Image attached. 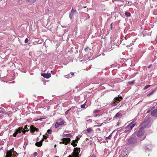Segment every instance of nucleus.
<instances>
[{
  "instance_id": "obj_1",
  "label": "nucleus",
  "mask_w": 157,
  "mask_h": 157,
  "mask_svg": "<svg viewBox=\"0 0 157 157\" xmlns=\"http://www.w3.org/2000/svg\"><path fill=\"white\" fill-rule=\"evenodd\" d=\"M64 137L66 138L62 139V141L60 143H62L66 145L69 143L71 141V139L69 137H72V136L70 134H68L64 135Z\"/></svg>"
},
{
  "instance_id": "obj_2",
  "label": "nucleus",
  "mask_w": 157,
  "mask_h": 157,
  "mask_svg": "<svg viewBox=\"0 0 157 157\" xmlns=\"http://www.w3.org/2000/svg\"><path fill=\"white\" fill-rule=\"evenodd\" d=\"M144 132L143 128H140L139 130L135 134H136L138 137L140 138L142 140H143L146 137V136L144 134Z\"/></svg>"
},
{
  "instance_id": "obj_3",
  "label": "nucleus",
  "mask_w": 157,
  "mask_h": 157,
  "mask_svg": "<svg viewBox=\"0 0 157 157\" xmlns=\"http://www.w3.org/2000/svg\"><path fill=\"white\" fill-rule=\"evenodd\" d=\"M135 125V123L133 122H132L130 123L125 128L124 132H128L130 131L132 129V128Z\"/></svg>"
},
{
  "instance_id": "obj_4",
  "label": "nucleus",
  "mask_w": 157,
  "mask_h": 157,
  "mask_svg": "<svg viewBox=\"0 0 157 157\" xmlns=\"http://www.w3.org/2000/svg\"><path fill=\"white\" fill-rule=\"evenodd\" d=\"M15 153L16 154H17V153L14 151V148H13L10 150L7 151L6 157H11L13 155L15 156H16L14 155Z\"/></svg>"
},
{
  "instance_id": "obj_5",
  "label": "nucleus",
  "mask_w": 157,
  "mask_h": 157,
  "mask_svg": "<svg viewBox=\"0 0 157 157\" xmlns=\"http://www.w3.org/2000/svg\"><path fill=\"white\" fill-rule=\"evenodd\" d=\"M80 151V150L79 148L77 147L74 148V152L72 155L73 157H79L78 155Z\"/></svg>"
},
{
  "instance_id": "obj_6",
  "label": "nucleus",
  "mask_w": 157,
  "mask_h": 157,
  "mask_svg": "<svg viewBox=\"0 0 157 157\" xmlns=\"http://www.w3.org/2000/svg\"><path fill=\"white\" fill-rule=\"evenodd\" d=\"M90 49L88 47H87L86 48H85L83 51V53L84 55V56H91V53H90Z\"/></svg>"
},
{
  "instance_id": "obj_7",
  "label": "nucleus",
  "mask_w": 157,
  "mask_h": 157,
  "mask_svg": "<svg viewBox=\"0 0 157 157\" xmlns=\"http://www.w3.org/2000/svg\"><path fill=\"white\" fill-rule=\"evenodd\" d=\"M129 143L134 144L136 142V140L135 138H131L128 139Z\"/></svg>"
},
{
  "instance_id": "obj_8",
  "label": "nucleus",
  "mask_w": 157,
  "mask_h": 157,
  "mask_svg": "<svg viewBox=\"0 0 157 157\" xmlns=\"http://www.w3.org/2000/svg\"><path fill=\"white\" fill-rule=\"evenodd\" d=\"M120 101V98H115L113 100V102L112 104V106H115L117 105L116 103H118V101Z\"/></svg>"
},
{
  "instance_id": "obj_9",
  "label": "nucleus",
  "mask_w": 157,
  "mask_h": 157,
  "mask_svg": "<svg viewBox=\"0 0 157 157\" xmlns=\"http://www.w3.org/2000/svg\"><path fill=\"white\" fill-rule=\"evenodd\" d=\"M143 125L144 127H147L150 126V124L149 120L145 121L143 123Z\"/></svg>"
},
{
  "instance_id": "obj_10",
  "label": "nucleus",
  "mask_w": 157,
  "mask_h": 157,
  "mask_svg": "<svg viewBox=\"0 0 157 157\" xmlns=\"http://www.w3.org/2000/svg\"><path fill=\"white\" fill-rule=\"evenodd\" d=\"M76 10H71V14L69 15L70 18L72 19L73 18V17L76 15Z\"/></svg>"
},
{
  "instance_id": "obj_11",
  "label": "nucleus",
  "mask_w": 157,
  "mask_h": 157,
  "mask_svg": "<svg viewBox=\"0 0 157 157\" xmlns=\"http://www.w3.org/2000/svg\"><path fill=\"white\" fill-rule=\"evenodd\" d=\"M30 131L32 132H33L35 131H38L39 130V129L35 127L33 125H31L30 127Z\"/></svg>"
},
{
  "instance_id": "obj_12",
  "label": "nucleus",
  "mask_w": 157,
  "mask_h": 157,
  "mask_svg": "<svg viewBox=\"0 0 157 157\" xmlns=\"http://www.w3.org/2000/svg\"><path fill=\"white\" fill-rule=\"evenodd\" d=\"M22 129V128H19L17 129L16 132L13 134V136L15 137L17 135L18 133H20L21 132V130Z\"/></svg>"
},
{
  "instance_id": "obj_13",
  "label": "nucleus",
  "mask_w": 157,
  "mask_h": 157,
  "mask_svg": "<svg viewBox=\"0 0 157 157\" xmlns=\"http://www.w3.org/2000/svg\"><path fill=\"white\" fill-rule=\"evenodd\" d=\"M42 75L44 77L46 78H48L51 76V74L50 73H44L42 74Z\"/></svg>"
},
{
  "instance_id": "obj_14",
  "label": "nucleus",
  "mask_w": 157,
  "mask_h": 157,
  "mask_svg": "<svg viewBox=\"0 0 157 157\" xmlns=\"http://www.w3.org/2000/svg\"><path fill=\"white\" fill-rule=\"evenodd\" d=\"M63 124H64V122H63V121H62L59 123L57 122L55 124V127L56 128H57L59 127V125H61Z\"/></svg>"
},
{
  "instance_id": "obj_15",
  "label": "nucleus",
  "mask_w": 157,
  "mask_h": 157,
  "mask_svg": "<svg viewBox=\"0 0 157 157\" xmlns=\"http://www.w3.org/2000/svg\"><path fill=\"white\" fill-rule=\"evenodd\" d=\"M151 114L153 116L157 117V109L152 111L151 112Z\"/></svg>"
},
{
  "instance_id": "obj_16",
  "label": "nucleus",
  "mask_w": 157,
  "mask_h": 157,
  "mask_svg": "<svg viewBox=\"0 0 157 157\" xmlns=\"http://www.w3.org/2000/svg\"><path fill=\"white\" fill-rule=\"evenodd\" d=\"M77 141L76 140H73L71 144L73 145L74 147L76 146L77 145Z\"/></svg>"
},
{
  "instance_id": "obj_17",
  "label": "nucleus",
  "mask_w": 157,
  "mask_h": 157,
  "mask_svg": "<svg viewBox=\"0 0 157 157\" xmlns=\"http://www.w3.org/2000/svg\"><path fill=\"white\" fill-rule=\"evenodd\" d=\"M36 146L40 147L42 146V142L40 141L38 142H36L35 144Z\"/></svg>"
},
{
  "instance_id": "obj_18",
  "label": "nucleus",
  "mask_w": 157,
  "mask_h": 157,
  "mask_svg": "<svg viewBox=\"0 0 157 157\" xmlns=\"http://www.w3.org/2000/svg\"><path fill=\"white\" fill-rule=\"evenodd\" d=\"M26 1L30 3V4H32L34 3L36 1V0H26Z\"/></svg>"
},
{
  "instance_id": "obj_19",
  "label": "nucleus",
  "mask_w": 157,
  "mask_h": 157,
  "mask_svg": "<svg viewBox=\"0 0 157 157\" xmlns=\"http://www.w3.org/2000/svg\"><path fill=\"white\" fill-rule=\"evenodd\" d=\"M124 14L127 17H129L131 15L130 13L128 12H125Z\"/></svg>"
},
{
  "instance_id": "obj_20",
  "label": "nucleus",
  "mask_w": 157,
  "mask_h": 157,
  "mask_svg": "<svg viewBox=\"0 0 157 157\" xmlns=\"http://www.w3.org/2000/svg\"><path fill=\"white\" fill-rule=\"evenodd\" d=\"M155 89H154L149 94L147 95V96H150L151 95H152L154 93V92L155 91Z\"/></svg>"
},
{
  "instance_id": "obj_21",
  "label": "nucleus",
  "mask_w": 157,
  "mask_h": 157,
  "mask_svg": "<svg viewBox=\"0 0 157 157\" xmlns=\"http://www.w3.org/2000/svg\"><path fill=\"white\" fill-rule=\"evenodd\" d=\"M98 113V110L97 109H96L94 111V112H93V113H94V115L95 116V117H96L97 115H98V114H95V113Z\"/></svg>"
},
{
  "instance_id": "obj_22",
  "label": "nucleus",
  "mask_w": 157,
  "mask_h": 157,
  "mask_svg": "<svg viewBox=\"0 0 157 157\" xmlns=\"http://www.w3.org/2000/svg\"><path fill=\"white\" fill-rule=\"evenodd\" d=\"M92 131V129L90 128H89L86 130V132L89 133Z\"/></svg>"
},
{
  "instance_id": "obj_23",
  "label": "nucleus",
  "mask_w": 157,
  "mask_h": 157,
  "mask_svg": "<svg viewBox=\"0 0 157 157\" xmlns=\"http://www.w3.org/2000/svg\"><path fill=\"white\" fill-rule=\"evenodd\" d=\"M121 116V114L120 113H118L117 114H116L115 117H118Z\"/></svg>"
},
{
  "instance_id": "obj_24",
  "label": "nucleus",
  "mask_w": 157,
  "mask_h": 157,
  "mask_svg": "<svg viewBox=\"0 0 157 157\" xmlns=\"http://www.w3.org/2000/svg\"><path fill=\"white\" fill-rule=\"evenodd\" d=\"M86 102L83 105H81V108H85V105H86Z\"/></svg>"
},
{
  "instance_id": "obj_25",
  "label": "nucleus",
  "mask_w": 157,
  "mask_h": 157,
  "mask_svg": "<svg viewBox=\"0 0 157 157\" xmlns=\"http://www.w3.org/2000/svg\"><path fill=\"white\" fill-rule=\"evenodd\" d=\"M47 132H48V133L49 134H50L51 133V132H52V130H51V129H48L47 131Z\"/></svg>"
},
{
  "instance_id": "obj_26",
  "label": "nucleus",
  "mask_w": 157,
  "mask_h": 157,
  "mask_svg": "<svg viewBox=\"0 0 157 157\" xmlns=\"http://www.w3.org/2000/svg\"><path fill=\"white\" fill-rule=\"evenodd\" d=\"M151 86L150 85H148L146 86L144 88V89H147L149 87Z\"/></svg>"
},
{
  "instance_id": "obj_27",
  "label": "nucleus",
  "mask_w": 157,
  "mask_h": 157,
  "mask_svg": "<svg viewBox=\"0 0 157 157\" xmlns=\"http://www.w3.org/2000/svg\"><path fill=\"white\" fill-rule=\"evenodd\" d=\"M71 109H70L68 110H67L65 113V115H66L68 114V112L70 111V110Z\"/></svg>"
},
{
  "instance_id": "obj_28",
  "label": "nucleus",
  "mask_w": 157,
  "mask_h": 157,
  "mask_svg": "<svg viewBox=\"0 0 157 157\" xmlns=\"http://www.w3.org/2000/svg\"><path fill=\"white\" fill-rule=\"evenodd\" d=\"M22 128V129L21 130V132H22L23 133H25L26 132V131L25 129H23V128L21 127Z\"/></svg>"
},
{
  "instance_id": "obj_29",
  "label": "nucleus",
  "mask_w": 157,
  "mask_h": 157,
  "mask_svg": "<svg viewBox=\"0 0 157 157\" xmlns=\"http://www.w3.org/2000/svg\"><path fill=\"white\" fill-rule=\"evenodd\" d=\"M134 81H131L129 82L128 83H129V84H132L134 83Z\"/></svg>"
},
{
  "instance_id": "obj_30",
  "label": "nucleus",
  "mask_w": 157,
  "mask_h": 157,
  "mask_svg": "<svg viewBox=\"0 0 157 157\" xmlns=\"http://www.w3.org/2000/svg\"><path fill=\"white\" fill-rule=\"evenodd\" d=\"M111 136H112L111 135H110L109 136L107 137L106 138V139H109L111 137Z\"/></svg>"
},
{
  "instance_id": "obj_31",
  "label": "nucleus",
  "mask_w": 157,
  "mask_h": 157,
  "mask_svg": "<svg viewBox=\"0 0 157 157\" xmlns=\"http://www.w3.org/2000/svg\"><path fill=\"white\" fill-rule=\"evenodd\" d=\"M28 39L27 38H26L25 40V43H28Z\"/></svg>"
},
{
  "instance_id": "obj_32",
  "label": "nucleus",
  "mask_w": 157,
  "mask_h": 157,
  "mask_svg": "<svg viewBox=\"0 0 157 157\" xmlns=\"http://www.w3.org/2000/svg\"><path fill=\"white\" fill-rule=\"evenodd\" d=\"M4 113V112L2 110H0V114L1 115L3 114Z\"/></svg>"
},
{
  "instance_id": "obj_33",
  "label": "nucleus",
  "mask_w": 157,
  "mask_h": 157,
  "mask_svg": "<svg viewBox=\"0 0 157 157\" xmlns=\"http://www.w3.org/2000/svg\"><path fill=\"white\" fill-rule=\"evenodd\" d=\"M43 136V139H47V136H45V135H44Z\"/></svg>"
},
{
  "instance_id": "obj_34",
  "label": "nucleus",
  "mask_w": 157,
  "mask_h": 157,
  "mask_svg": "<svg viewBox=\"0 0 157 157\" xmlns=\"http://www.w3.org/2000/svg\"><path fill=\"white\" fill-rule=\"evenodd\" d=\"M33 154L34 155V156H36L37 155V154L36 152H35Z\"/></svg>"
},
{
  "instance_id": "obj_35",
  "label": "nucleus",
  "mask_w": 157,
  "mask_h": 157,
  "mask_svg": "<svg viewBox=\"0 0 157 157\" xmlns=\"http://www.w3.org/2000/svg\"><path fill=\"white\" fill-rule=\"evenodd\" d=\"M24 129H28L27 125H26L25 126Z\"/></svg>"
},
{
  "instance_id": "obj_36",
  "label": "nucleus",
  "mask_w": 157,
  "mask_h": 157,
  "mask_svg": "<svg viewBox=\"0 0 157 157\" xmlns=\"http://www.w3.org/2000/svg\"><path fill=\"white\" fill-rule=\"evenodd\" d=\"M69 75H66L65 77L66 78H69V77H70V76H69Z\"/></svg>"
},
{
  "instance_id": "obj_37",
  "label": "nucleus",
  "mask_w": 157,
  "mask_h": 157,
  "mask_svg": "<svg viewBox=\"0 0 157 157\" xmlns=\"http://www.w3.org/2000/svg\"><path fill=\"white\" fill-rule=\"evenodd\" d=\"M43 119V118H39L38 120H40V121H42V119Z\"/></svg>"
},
{
  "instance_id": "obj_38",
  "label": "nucleus",
  "mask_w": 157,
  "mask_h": 157,
  "mask_svg": "<svg viewBox=\"0 0 157 157\" xmlns=\"http://www.w3.org/2000/svg\"><path fill=\"white\" fill-rule=\"evenodd\" d=\"M91 157H95V155H93Z\"/></svg>"
},
{
  "instance_id": "obj_39",
  "label": "nucleus",
  "mask_w": 157,
  "mask_h": 157,
  "mask_svg": "<svg viewBox=\"0 0 157 157\" xmlns=\"http://www.w3.org/2000/svg\"><path fill=\"white\" fill-rule=\"evenodd\" d=\"M44 139H42L40 141L42 142H42H43V141H44Z\"/></svg>"
},
{
  "instance_id": "obj_40",
  "label": "nucleus",
  "mask_w": 157,
  "mask_h": 157,
  "mask_svg": "<svg viewBox=\"0 0 157 157\" xmlns=\"http://www.w3.org/2000/svg\"><path fill=\"white\" fill-rule=\"evenodd\" d=\"M71 75H74V73L72 72H71Z\"/></svg>"
},
{
  "instance_id": "obj_41",
  "label": "nucleus",
  "mask_w": 157,
  "mask_h": 157,
  "mask_svg": "<svg viewBox=\"0 0 157 157\" xmlns=\"http://www.w3.org/2000/svg\"><path fill=\"white\" fill-rule=\"evenodd\" d=\"M151 65H150L148 67V68H150V67H151Z\"/></svg>"
},
{
  "instance_id": "obj_42",
  "label": "nucleus",
  "mask_w": 157,
  "mask_h": 157,
  "mask_svg": "<svg viewBox=\"0 0 157 157\" xmlns=\"http://www.w3.org/2000/svg\"><path fill=\"white\" fill-rule=\"evenodd\" d=\"M68 157H72V156L71 155H69Z\"/></svg>"
},
{
  "instance_id": "obj_43",
  "label": "nucleus",
  "mask_w": 157,
  "mask_h": 157,
  "mask_svg": "<svg viewBox=\"0 0 157 157\" xmlns=\"http://www.w3.org/2000/svg\"><path fill=\"white\" fill-rule=\"evenodd\" d=\"M112 24H111V27H112Z\"/></svg>"
},
{
  "instance_id": "obj_44",
  "label": "nucleus",
  "mask_w": 157,
  "mask_h": 157,
  "mask_svg": "<svg viewBox=\"0 0 157 157\" xmlns=\"http://www.w3.org/2000/svg\"><path fill=\"white\" fill-rule=\"evenodd\" d=\"M56 145H55V147H56Z\"/></svg>"
},
{
  "instance_id": "obj_45",
  "label": "nucleus",
  "mask_w": 157,
  "mask_h": 157,
  "mask_svg": "<svg viewBox=\"0 0 157 157\" xmlns=\"http://www.w3.org/2000/svg\"><path fill=\"white\" fill-rule=\"evenodd\" d=\"M120 98V99H122V97H121Z\"/></svg>"
},
{
  "instance_id": "obj_46",
  "label": "nucleus",
  "mask_w": 157,
  "mask_h": 157,
  "mask_svg": "<svg viewBox=\"0 0 157 157\" xmlns=\"http://www.w3.org/2000/svg\"><path fill=\"white\" fill-rule=\"evenodd\" d=\"M55 157H59L58 156H55Z\"/></svg>"
},
{
  "instance_id": "obj_47",
  "label": "nucleus",
  "mask_w": 157,
  "mask_h": 157,
  "mask_svg": "<svg viewBox=\"0 0 157 157\" xmlns=\"http://www.w3.org/2000/svg\"><path fill=\"white\" fill-rule=\"evenodd\" d=\"M28 131V130H27V131Z\"/></svg>"
},
{
  "instance_id": "obj_48",
  "label": "nucleus",
  "mask_w": 157,
  "mask_h": 157,
  "mask_svg": "<svg viewBox=\"0 0 157 157\" xmlns=\"http://www.w3.org/2000/svg\"><path fill=\"white\" fill-rule=\"evenodd\" d=\"M98 130L99 131L100 130V129L99 128V129H98Z\"/></svg>"
},
{
  "instance_id": "obj_49",
  "label": "nucleus",
  "mask_w": 157,
  "mask_h": 157,
  "mask_svg": "<svg viewBox=\"0 0 157 157\" xmlns=\"http://www.w3.org/2000/svg\"><path fill=\"white\" fill-rule=\"evenodd\" d=\"M123 157H124L123 156Z\"/></svg>"
}]
</instances>
